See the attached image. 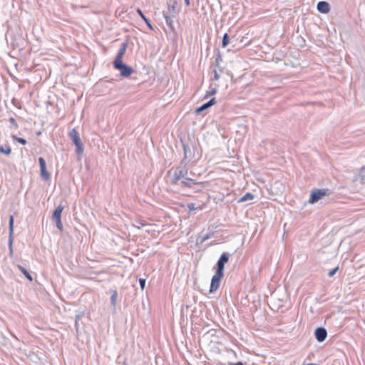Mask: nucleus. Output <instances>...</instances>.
Instances as JSON below:
<instances>
[{
  "label": "nucleus",
  "mask_w": 365,
  "mask_h": 365,
  "mask_svg": "<svg viewBox=\"0 0 365 365\" xmlns=\"http://www.w3.org/2000/svg\"><path fill=\"white\" fill-rule=\"evenodd\" d=\"M70 139L76 146V153L78 155H81L83 153L84 147L81 143L79 133L76 128H73L68 133Z\"/></svg>",
  "instance_id": "f257e3e1"
},
{
  "label": "nucleus",
  "mask_w": 365,
  "mask_h": 365,
  "mask_svg": "<svg viewBox=\"0 0 365 365\" xmlns=\"http://www.w3.org/2000/svg\"><path fill=\"white\" fill-rule=\"evenodd\" d=\"M113 68L120 71V76L123 78H128L134 73V69L123 63V61L113 62Z\"/></svg>",
  "instance_id": "f03ea898"
},
{
  "label": "nucleus",
  "mask_w": 365,
  "mask_h": 365,
  "mask_svg": "<svg viewBox=\"0 0 365 365\" xmlns=\"http://www.w3.org/2000/svg\"><path fill=\"white\" fill-rule=\"evenodd\" d=\"M331 192V190L328 188L314 189L310 194L309 202L314 204L322 199L323 197L329 196Z\"/></svg>",
  "instance_id": "7ed1b4c3"
},
{
  "label": "nucleus",
  "mask_w": 365,
  "mask_h": 365,
  "mask_svg": "<svg viewBox=\"0 0 365 365\" xmlns=\"http://www.w3.org/2000/svg\"><path fill=\"white\" fill-rule=\"evenodd\" d=\"M182 165L180 164V165L175 170L173 178L171 179L172 185H178V182L181 179H184L185 177H187L188 173L187 170L185 168V165H183V167Z\"/></svg>",
  "instance_id": "20e7f679"
},
{
  "label": "nucleus",
  "mask_w": 365,
  "mask_h": 365,
  "mask_svg": "<svg viewBox=\"0 0 365 365\" xmlns=\"http://www.w3.org/2000/svg\"><path fill=\"white\" fill-rule=\"evenodd\" d=\"M64 209V206L60 204L53 211L52 215V220L56 222V225L57 228L62 231L63 230V224L61 222V213Z\"/></svg>",
  "instance_id": "39448f33"
},
{
  "label": "nucleus",
  "mask_w": 365,
  "mask_h": 365,
  "mask_svg": "<svg viewBox=\"0 0 365 365\" xmlns=\"http://www.w3.org/2000/svg\"><path fill=\"white\" fill-rule=\"evenodd\" d=\"M14 222V216L10 215L9 221V240H8V246H9V256L11 257L13 256V254H14V250H13Z\"/></svg>",
  "instance_id": "423d86ee"
},
{
  "label": "nucleus",
  "mask_w": 365,
  "mask_h": 365,
  "mask_svg": "<svg viewBox=\"0 0 365 365\" xmlns=\"http://www.w3.org/2000/svg\"><path fill=\"white\" fill-rule=\"evenodd\" d=\"M223 277L224 274L215 272V274L212 276L211 279V284L209 290L210 293H213L218 289Z\"/></svg>",
  "instance_id": "0eeeda50"
},
{
  "label": "nucleus",
  "mask_w": 365,
  "mask_h": 365,
  "mask_svg": "<svg viewBox=\"0 0 365 365\" xmlns=\"http://www.w3.org/2000/svg\"><path fill=\"white\" fill-rule=\"evenodd\" d=\"M183 151H184V157L180 162L181 165H186L187 161H190L194 157V153L192 151L189 145L185 144L183 141H182Z\"/></svg>",
  "instance_id": "6e6552de"
},
{
  "label": "nucleus",
  "mask_w": 365,
  "mask_h": 365,
  "mask_svg": "<svg viewBox=\"0 0 365 365\" xmlns=\"http://www.w3.org/2000/svg\"><path fill=\"white\" fill-rule=\"evenodd\" d=\"M230 255L227 252H223L217 262L216 272L224 274L225 264L229 261Z\"/></svg>",
  "instance_id": "1a4fd4ad"
},
{
  "label": "nucleus",
  "mask_w": 365,
  "mask_h": 365,
  "mask_svg": "<svg viewBox=\"0 0 365 365\" xmlns=\"http://www.w3.org/2000/svg\"><path fill=\"white\" fill-rule=\"evenodd\" d=\"M38 163L40 165V175L41 178L45 180L48 181L51 178V174L46 170V160L43 157H40L38 158Z\"/></svg>",
  "instance_id": "9d476101"
},
{
  "label": "nucleus",
  "mask_w": 365,
  "mask_h": 365,
  "mask_svg": "<svg viewBox=\"0 0 365 365\" xmlns=\"http://www.w3.org/2000/svg\"><path fill=\"white\" fill-rule=\"evenodd\" d=\"M314 336L317 341L323 342L327 336V331L324 327H317L314 331Z\"/></svg>",
  "instance_id": "9b49d317"
},
{
  "label": "nucleus",
  "mask_w": 365,
  "mask_h": 365,
  "mask_svg": "<svg viewBox=\"0 0 365 365\" xmlns=\"http://www.w3.org/2000/svg\"><path fill=\"white\" fill-rule=\"evenodd\" d=\"M127 48H128V43L127 42L122 43L120 45V47L117 53V55L115 57L113 62L123 61V57L125 55Z\"/></svg>",
  "instance_id": "f8f14e48"
},
{
  "label": "nucleus",
  "mask_w": 365,
  "mask_h": 365,
  "mask_svg": "<svg viewBox=\"0 0 365 365\" xmlns=\"http://www.w3.org/2000/svg\"><path fill=\"white\" fill-rule=\"evenodd\" d=\"M176 4V1H174L173 4H170L168 2V10L163 11V16H176V14H178V11L176 9V6L175 4Z\"/></svg>",
  "instance_id": "ddd939ff"
},
{
  "label": "nucleus",
  "mask_w": 365,
  "mask_h": 365,
  "mask_svg": "<svg viewBox=\"0 0 365 365\" xmlns=\"http://www.w3.org/2000/svg\"><path fill=\"white\" fill-rule=\"evenodd\" d=\"M317 8V10L322 14H327L330 11L329 4L324 1H319Z\"/></svg>",
  "instance_id": "4468645a"
},
{
  "label": "nucleus",
  "mask_w": 365,
  "mask_h": 365,
  "mask_svg": "<svg viewBox=\"0 0 365 365\" xmlns=\"http://www.w3.org/2000/svg\"><path fill=\"white\" fill-rule=\"evenodd\" d=\"M198 182L192 178H184L182 180H181L180 182H178V185H180L182 187H191L192 185H197Z\"/></svg>",
  "instance_id": "2eb2a0df"
},
{
  "label": "nucleus",
  "mask_w": 365,
  "mask_h": 365,
  "mask_svg": "<svg viewBox=\"0 0 365 365\" xmlns=\"http://www.w3.org/2000/svg\"><path fill=\"white\" fill-rule=\"evenodd\" d=\"M110 292L111 293L110 304L113 307V309H115L118 299V292L116 290H110Z\"/></svg>",
  "instance_id": "dca6fc26"
},
{
  "label": "nucleus",
  "mask_w": 365,
  "mask_h": 365,
  "mask_svg": "<svg viewBox=\"0 0 365 365\" xmlns=\"http://www.w3.org/2000/svg\"><path fill=\"white\" fill-rule=\"evenodd\" d=\"M137 13L140 15V16L142 18V19L145 21V23L146 24V25L149 27V29H150L151 30L153 29V26L151 24V22L150 21V19H148L145 15L143 13V11L140 9H137Z\"/></svg>",
  "instance_id": "f3484780"
},
{
  "label": "nucleus",
  "mask_w": 365,
  "mask_h": 365,
  "mask_svg": "<svg viewBox=\"0 0 365 365\" xmlns=\"http://www.w3.org/2000/svg\"><path fill=\"white\" fill-rule=\"evenodd\" d=\"M165 19V22L168 26L170 29L172 31H175V27L173 25V18L175 16H163Z\"/></svg>",
  "instance_id": "a211bd4d"
},
{
  "label": "nucleus",
  "mask_w": 365,
  "mask_h": 365,
  "mask_svg": "<svg viewBox=\"0 0 365 365\" xmlns=\"http://www.w3.org/2000/svg\"><path fill=\"white\" fill-rule=\"evenodd\" d=\"M18 268L27 279H29L30 282L33 281V277L31 274L28 272V270L26 268L19 264L18 265Z\"/></svg>",
  "instance_id": "6ab92c4d"
},
{
  "label": "nucleus",
  "mask_w": 365,
  "mask_h": 365,
  "mask_svg": "<svg viewBox=\"0 0 365 365\" xmlns=\"http://www.w3.org/2000/svg\"><path fill=\"white\" fill-rule=\"evenodd\" d=\"M214 236V232H210V233H207L206 235H205L204 236H199L197 239V241L200 243V244H202L204 243L206 240H209L210 238H211L212 237Z\"/></svg>",
  "instance_id": "aec40b11"
},
{
  "label": "nucleus",
  "mask_w": 365,
  "mask_h": 365,
  "mask_svg": "<svg viewBox=\"0 0 365 365\" xmlns=\"http://www.w3.org/2000/svg\"><path fill=\"white\" fill-rule=\"evenodd\" d=\"M255 198V195L252 194L251 192H247L245 194L240 200H238L237 202H243L248 200H252Z\"/></svg>",
  "instance_id": "412c9836"
},
{
  "label": "nucleus",
  "mask_w": 365,
  "mask_h": 365,
  "mask_svg": "<svg viewBox=\"0 0 365 365\" xmlns=\"http://www.w3.org/2000/svg\"><path fill=\"white\" fill-rule=\"evenodd\" d=\"M230 42H232V41L230 38L229 35L225 33L222 37V47L225 48L230 43Z\"/></svg>",
  "instance_id": "4be33fe9"
},
{
  "label": "nucleus",
  "mask_w": 365,
  "mask_h": 365,
  "mask_svg": "<svg viewBox=\"0 0 365 365\" xmlns=\"http://www.w3.org/2000/svg\"><path fill=\"white\" fill-rule=\"evenodd\" d=\"M83 315H84V313L81 312L80 314H76L75 317V327H76V331H78L79 321L81 319V318L83 317Z\"/></svg>",
  "instance_id": "5701e85b"
},
{
  "label": "nucleus",
  "mask_w": 365,
  "mask_h": 365,
  "mask_svg": "<svg viewBox=\"0 0 365 365\" xmlns=\"http://www.w3.org/2000/svg\"><path fill=\"white\" fill-rule=\"evenodd\" d=\"M207 108H209L208 106L207 105L206 103H203L202 106H200V107L197 108L195 110V113L196 115H200L202 113V111L207 110Z\"/></svg>",
  "instance_id": "b1692460"
},
{
  "label": "nucleus",
  "mask_w": 365,
  "mask_h": 365,
  "mask_svg": "<svg viewBox=\"0 0 365 365\" xmlns=\"http://www.w3.org/2000/svg\"><path fill=\"white\" fill-rule=\"evenodd\" d=\"M11 149L9 145H5V147H4L2 145L0 146V153H3L6 155H9L11 154Z\"/></svg>",
  "instance_id": "393cba45"
},
{
  "label": "nucleus",
  "mask_w": 365,
  "mask_h": 365,
  "mask_svg": "<svg viewBox=\"0 0 365 365\" xmlns=\"http://www.w3.org/2000/svg\"><path fill=\"white\" fill-rule=\"evenodd\" d=\"M222 55L220 53V51L219 49L217 50V54L215 56V66L216 67H220V63L222 61Z\"/></svg>",
  "instance_id": "a878e982"
},
{
  "label": "nucleus",
  "mask_w": 365,
  "mask_h": 365,
  "mask_svg": "<svg viewBox=\"0 0 365 365\" xmlns=\"http://www.w3.org/2000/svg\"><path fill=\"white\" fill-rule=\"evenodd\" d=\"M12 138L14 139V140L21 143V145H26L27 143V141L26 139H24L23 138L17 137L15 135H12Z\"/></svg>",
  "instance_id": "bb28decb"
},
{
  "label": "nucleus",
  "mask_w": 365,
  "mask_h": 365,
  "mask_svg": "<svg viewBox=\"0 0 365 365\" xmlns=\"http://www.w3.org/2000/svg\"><path fill=\"white\" fill-rule=\"evenodd\" d=\"M10 122V128L11 129H16L18 128V124L14 117H11L9 118Z\"/></svg>",
  "instance_id": "cd10ccee"
},
{
  "label": "nucleus",
  "mask_w": 365,
  "mask_h": 365,
  "mask_svg": "<svg viewBox=\"0 0 365 365\" xmlns=\"http://www.w3.org/2000/svg\"><path fill=\"white\" fill-rule=\"evenodd\" d=\"M217 93V88H211L210 87V90L207 91L205 94V98H207L208 96H213Z\"/></svg>",
  "instance_id": "c85d7f7f"
},
{
  "label": "nucleus",
  "mask_w": 365,
  "mask_h": 365,
  "mask_svg": "<svg viewBox=\"0 0 365 365\" xmlns=\"http://www.w3.org/2000/svg\"><path fill=\"white\" fill-rule=\"evenodd\" d=\"M11 103L14 106L21 108V103L18 99L13 98L11 100Z\"/></svg>",
  "instance_id": "c756f323"
},
{
  "label": "nucleus",
  "mask_w": 365,
  "mask_h": 365,
  "mask_svg": "<svg viewBox=\"0 0 365 365\" xmlns=\"http://www.w3.org/2000/svg\"><path fill=\"white\" fill-rule=\"evenodd\" d=\"M7 340L8 339L6 336H4L3 334H0V343L2 345L6 346Z\"/></svg>",
  "instance_id": "7c9ffc66"
},
{
  "label": "nucleus",
  "mask_w": 365,
  "mask_h": 365,
  "mask_svg": "<svg viewBox=\"0 0 365 365\" xmlns=\"http://www.w3.org/2000/svg\"><path fill=\"white\" fill-rule=\"evenodd\" d=\"M145 279L140 278L139 279V284L142 290L145 289Z\"/></svg>",
  "instance_id": "2f4dec72"
},
{
  "label": "nucleus",
  "mask_w": 365,
  "mask_h": 365,
  "mask_svg": "<svg viewBox=\"0 0 365 365\" xmlns=\"http://www.w3.org/2000/svg\"><path fill=\"white\" fill-rule=\"evenodd\" d=\"M338 269H339V267H336L334 268L333 269L330 270L328 273V276L329 277H333L336 274V272L338 271Z\"/></svg>",
  "instance_id": "473e14b6"
},
{
  "label": "nucleus",
  "mask_w": 365,
  "mask_h": 365,
  "mask_svg": "<svg viewBox=\"0 0 365 365\" xmlns=\"http://www.w3.org/2000/svg\"><path fill=\"white\" fill-rule=\"evenodd\" d=\"M187 208L189 211H194L197 209V207L195 206V203H190L187 205Z\"/></svg>",
  "instance_id": "72a5a7b5"
},
{
  "label": "nucleus",
  "mask_w": 365,
  "mask_h": 365,
  "mask_svg": "<svg viewBox=\"0 0 365 365\" xmlns=\"http://www.w3.org/2000/svg\"><path fill=\"white\" fill-rule=\"evenodd\" d=\"M207 105L208 106V107H211L213 105H215L216 103V100H215V98H211L209 101H207Z\"/></svg>",
  "instance_id": "f704fd0d"
},
{
  "label": "nucleus",
  "mask_w": 365,
  "mask_h": 365,
  "mask_svg": "<svg viewBox=\"0 0 365 365\" xmlns=\"http://www.w3.org/2000/svg\"><path fill=\"white\" fill-rule=\"evenodd\" d=\"M359 178H360L361 183L365 184V173H360Z\"/></svg>",
  "instance_id": "c9c22d12"
},
{
  "label": "nucleus",
  "mask_w": 365,
  "mask_h": 365,
  "mask_svg": "<svg viewBox=\"0 0 365 365\" xmlns=\"http://www.w3.org/2000/svg\"><path fill=\"white\" fill-rule=\"evenodd\" d=\"M220 78V75L217 73V71H214V80L217 81Z\"/></svg>",
  "instance_id": "e433bc0d"
},
{
  "label": "nucleus",
  "mask_w": 365,
  "mask_h": 365,
  "mask_svg": "<svg viewBox=\"0 0 365 365\" xmlns=\"http://www.w3.org/2000/svg\"><path fill=\"white\" fill-rule=\"evenodd\" d=\"M228 365H245V364H244V363H243V362H242V361H237V362H236V363H231V362H230V363L228 364Z\"/></svg>",
  "instance_id": "4c0bfd02"
},
{
  "label": "nucleus",
  "mask_w": 365,
  "mask_h": 365,
  "mask_svg": "<svg viewBox=\"0 0 365 365\" xmlns=\"http://www.w3.org/2000/svg\"><path fill=\"white\" fill-rule=\"evenodd\" d=\"M140 225L138 226V228H140L141 227L145 226L146 224L143 222L142 221L137 222Z\"/></svg>",
  "instance_id": "58836bf2"
},
{
  "label": "nucleus",
  "mask_w": 365,
  "mask_h": 365,
  "mask_svg": "<svg viewBox=\"0 0 365 365\" xmlns=\"http://www.w3.org/2000/svg\"><path fill=\"white\" fill-rule=\"evenodd\" d=\"M185 1V3L187 6H189L190 5V0H184Z\"/></svg>",
  "instance_id": "ea45409f"
},
{
  "label": "nucleus",
  "mask_w": 365,
  "mask_h": 365,
  "mask_svg": "<svg viewBox=\"0 0 365 365\" xmlns=\"http://www.w3.org/2000/svg\"><path fill=\"white\" fill-rule=\"evenodd\" d=\"M303 365H318V364H314V363H308V364H304Z\"/></svg>",
  "instance_id": "a19ab883"
},
{
  "label": "nucleus",
  "mask_w": 365,
  "mask_h": 365,
  "mask_svg": "<svg viewBox=\"0 0 365 365\" xmlns=\"http://www.w3.org/2000/svg\"><path fill=\"white\" fill-rule=\"evenodd\" d=\"M362 170H365V168L364 167H362Z\"/></svg>",
  "instance_id": "79ce46f5"
}]
</instances>
